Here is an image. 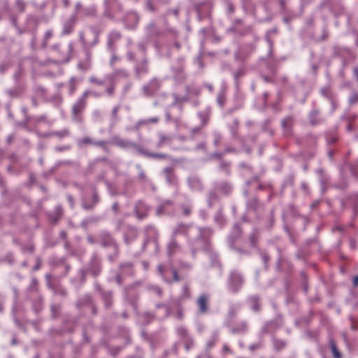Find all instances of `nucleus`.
Segmentation results:
<instances>
[{
	"label": "nucleus",
	"instance_id": "f257e3e1",
	"mask_svg": "<svg viewBox=\"0 0 358 358\" xmlns=\"http://www.w3.org/2000/svg\"><path fill=\"white\" fill-rule=\"evenodd\" d=\"M243 278L237 272H233L231 275L230 287L233 292H236L238 290L243 284Z\"/></svg>",
	"mask_w": 358,
	"mask_h": 358
},
{
	"label": "nucleus",
	"instance_id": "f03ea898",
	"mask_svg": "<svg viewBox=\"0 0 358 358\" xmlns=\"http://www.w3.org/2000/svg\"><path fill=\"white\" fill-rule=\"evenodd\" d=\"M88 94L87 92H85L82 97L78 100L73 107V113L74 115L80 114L86 106V97Z\"/></svg>",
	"mask_w": 358,
	"mask_h": 358
},
{
	"label": "nucleus",
	"instance_id": "7ed1b4c3",
	"mask_svg": "<svg viewBox=\"0 0 358 358\" xmlns=\"http://www.w3.org/2000/svg\"><path fill=\"white\" fill-rule=\"evenodd\" d=\"M208 297L206 294H201L197 299V305L199 306V311L201 313H206L208 312Z\"/></svg>",
	"mask_w": 358,
	"mask_h": 358
},
{
	"label": "nucleus",
	"instance_id": "20e7f679",
	"mask_svg": "<svg viewBox=\"0 0 358 358\" xmlns=\"http://www.w3.org/2000/svg\"><path fill=\"white\" fill-rule=\"evenodd\" d=\"M159 87V83L157 80H153L149 85L143 87L144 94L147 96L152 95L155 91Z\"/></svg>",
	"mask_w": 358,
	"mask_h": 358
},
{
	"label": "nucleus",
	"instance_id": "39448f33",
	"mask_svg": "<svg viewBox=\"0 0 358 358\" xmlns=\"http://www.w3.org/2000/svg\"><path fill=\"white\" fill-rule=\"evenodd\" d=\"M113 143L122 148H127L131 146H135V143L129 141L128 140L122 139L120 138H114Z\"/></svg>",
	"mask_w": 358,
	"mask_h": 358
},
{
	"label": "nucleus",
	"instance_id": "423d86ee",
	"mask_svg": "<svg viewBox=\"0 0 358 358\" xmlns=\"http://www.w3.org/2000/svg\"><path fill=\"white\" fill-rule=\"evenodd\" d=\"M330 347L334 358H341V354L337 349L336 345L334 341H330Z\"/></svg>",
	"mask_w": 358,
	"mask_h": 358
},
{
	"label": "nucleus",
	"instance_id": "0eeeda50",
	"mask_svg": "<svg viewBox=\"0 0 358 358\" xmlns=\"http://www.w3.org/2000/svg\"><path fill=\"white\" fill-rule=\"evenodd\" d=\"M158 121H159V118L158 117H152V118H150V119H148V120H143L139 121L138 122V125L141 126V125L145 124L157 123V122H158Z\"/></svg>",
	"mask_w": 358,
	"mask_h": 358
},
{
	"label": "nucleus",
	"instance_id": "6e6552de",
	"mask_svg": "<svg viewBox=\"0 0 358 358\" xmlns=\"http://www.w3.org/2000/svg\"><path fill=\"white\" fill-rule=\"evenodd\" d=\"M85 144H94V141L89 137H85L78 141L79 146H82Z\"/></svg>",
	"mask_w": 358,
	"mask_h": 358
},
{
	"label": "nucleus",
	"instance_id": "1a4fd4ad",
	"mask_svg": "<svg viewBox=\"0 0 358 358\" xmlns=\"http://www.w3.org/2000/svg\"><path fill=\"white\" fill-rule=\"evenodd\" d=\"M148 157H152V158H157V159H165V158H166V155L165 154L152 153V152H148Z\"/></svg>",
	"mask_w": 358,
	"mask_h": 358
},
{
	"label": "nucleus",
	"instance_id": "9d476101",
	"mask_svg": "<svg viewBox=\"0 0 358 358\" xmlns=\"http://www.w3.org/2000/svg\"><path fill=\"white\" fill-rule=\"evenodd\" d=\"M187 226L184 224H179L178 227L174 231V234H177L182 231H185L187 229Z\"/></svg>",
	"mask_w": 358,
	"mask_h": 358
},
{
	"label": "nucleus",
	"instance_id": "9b49d317",
	"mask_svg": "<svg viewBox=\"0 0 358 358\" xmlns=\"http://www.w3.org/2000/svg\"><path fill=\"white\" fill-rule=\"evenodd\" d=\"M69 134L68 130H62L61 131H57L54 133V135L62 138L66 136Z\"/></svg>",
	"mask_w": 358,
	"mask_h": 358
},
{
	"label": "nucleus",
	"instance_id": "f8f14e48",
	"mask_svg": "<svg viewBox=\"0 0 358 358\" xmlns=\"http://www.w3.org/2000/svg\"><path fill=\"white\" fill-rule=\"evenodd\" d=\"M292 123V118L288 117H286L285 119H284L282 120V126L285 127V128H287L289 126V124Z\"/></svg>",
	"mask_w": 358,
	"mask_h": 358
},
{
	"label": "nucleus",
	"instance_id": "ddd939ff",
	"mask_svg": "<svg viewBox=\"0 0 358 358\" xmlns=\"http://www.w3.org/2000/svg\"><path fill=\"white\" fill-rule=\"evenodd\" d=\"M132 147H133V148H136V150H137L140 154L143 155H145V156H147V157H148V152H148V151H146V150H143V148H140V147L137 146L136 144H135V146H132Z\"/></svg>",
	"mask_w": 358,
	"mask_h": 358
},
{
	"label": "nucleus",
	"instance_id": "4468645a",
	"mask_svg": "<svg viewBox=\"0 0 358 358\" xmlns=\"http://www.w3.org/2000/svg\"><path fill=\"white\" fill-rule=\"evenodd\" d=\"M215 343H216L215 338H212V339L209 340L207 342V348L210 349V348H213L215 345Z\"/></svg>",
	"mask_w": 358,
	"mask_h": 358
},
{
	"label": "nucleus",
	"instance_id": "2eb2a0df",
	"mask_svg": "<svg viewBox=\"0 0 358 358\" xmlns=\"http://www.w3.org/2000/svg\"><path fill=\"white\" fill-rule=\"evenodd\" d=\"M168 137L164 135H161L159 137V142L158 145L161 146L163 145V143L168 140Z\"/></svg>",
	"mask_w": 358,
	"mask_h": 358
},
{
	"label": "nucleus",
	"instance_id": "dca6fc26",
	"mask_svg": "<svg viewBox=\"0 0 358 358\" xmlns=\"http://www.w3.org/2000/svg\"><path fill=\"white\" fill-rule=\"evenodd\" d=\"M93 145L100 146V147L105 148L106 145V142L103 141H96V142H94Z\"/></svg>",
	"mask_w": 358,
	"mask_h": 358
},
{
	"label": "nucleus",
	"instance_id": "f3484780",
	"mask_svg": "<svg viewBox=\"0 0 358 358\" xmlns=\"http://www.w3.org/2000/svg\"><path fill=\"white\" fill-rule=\"evenodd\" d=\"M183 214L185 215H189L191 213V210L187 206H182Z\"/></svg>",
	"mask_w": 358,
	"mask_h": 358
},
{
	"label": "nucleus",
	"instance_id": "a211bd4d",
	"mask_svg": "<svg viewBox=\"0 0 358 358\" xmlns=\"http://www.w3.org/2000/svg\"><path fill=\"white\" fill-rule=\"evenodd\" d=\"M252 300L254 301L255 302V304L253 306V310H258L259 309V305L257 304V299L256 297H253L252 298Z\"/></svg>",
	"mask_w": 358,
	"mask_h": 358
},
{
	"label": "nucleus",
	"instance_id": "6ab92c4d",
	"mask_svg": "<svg viewBox=\"0 0 358 358\" xmlns=\"http://www.w3.org/2000/svg\"><path fill=\"white\" fill-rule=\"evenodd\" d=\"M52 36V32L51 31H46L45 34V40H48Z\"/></svg>",
	"mask_w": 358,
	"mask_h": 358
},
{
	"label": "nucleus",
	"instance_id": "aec40b11",
	"mask_svg": "<svg viewBox=\"0 0 358 358\" xmlns=\"http://www.w3.org/2000/svg\"><path fill=\"white\" fill-rule=\"evenodd\" d=\"M90 81L92 82V83H96V84H99V85H102L103 84V82L102 81H100V80H98L96 78H90Z\"/></svg>",
	"mask_w": 358,
	"mask_h": 358
},
{
	"label": "nucleus",
	"instance_id": "412c9836",
	"mask_svg": "<svg viewBox=\"0 0 358 358\" xmlns=\"http://www.w3.org/2000/svg\"><path fill=\"white\" fill-rule=\"evenodd\" d=\"M173 280L175 281H179L180 278H179V275L177 273L176 271H173Z\"/></svg>",
	"mask_w": 358,
	"mask_h": 358
},
{
	"label": "nucleus",
	"instance_id": "4be33fe9",
	"mask_svg": "<svg viewBox=\"0 0 358 358\" xmlns=\"http://www.w3.org/2000/svg\"><path fill=\"white\" fill-rule=\"evenodd\" d=\"M353 285L355 287L358 285V275L355 276L353 279Z\"/></svg>",
	"mask_w": 358,
	"mask_h": 358
},
{
	"label": "nucleus",
	"instance_id": "5701e85b",
	"mask_svg": "<svg viewBox=\"0 0 358 358\" xmlns=\"http://www.w3.org/2000/svg\"><path fill=\"white\" fill-rule=\"evenodd\" d=\"M357 100V95H354V96L350 99V101H351V103H354V102H355Z\"/></svg>",
	"mask_w": 358,
	"mask_h": 358
},
{
	"label": "nucleus",
	"instance_id": "b1692460",
	"mask_svg": "<svg viewBox=\"0 0 358 358\" xmlns=\"http://www.w3.org/2000/svg\"><path fill=\"white\" fill-rule=\"evenodd\" d=\"M222 350L224 352H230V349H229V348L227 345H224L223 348H222Z\"/></svg>",
	"mask_w": 358,
	"mask_h": 358
},
{
	"label": "nucleus",
	"instance_id": "393cba45",
	"mask_svg": "<svg viewBox=\"0 0 358 358\" xmlns=\"http://www.w3.org/2000/svg\"><path fill=\"white\" fill-rule=\"evenodd\" d=\"M177 246V243L175 242V241H172L170 244H169V248H173V247H176Z\"/></svg>",
	"mask_w": 358,
	"mask_h": 358
},
{
	"label": "nucleus",
	"instance_id": "a878e982",
	"mask_svg": "<svg viewBox=\"0 0 358 358\" xmlns=\"http://www.w3.org/2000/svg\"><path fill=\"white\" fill-rule=\"evenodd\" d=\"M113 36L115 38L117 39L120 38V34L119 33H114L113 34Z\"/></svg>",
	"mask_w": 358,
	"mask_h": 358
},
{
	"label": "nucleus",
	"instance_id": "bb28decb",
	"mask_svg": "<svg viewBox=\"0 0 358 358\" xmlns=\"http://www.w3.org/2000/svg\"><path fill=\"white\" fill-rule=\"evenodd\" d=\"M156 292L159 294V295H162V290L160 289V288H156Z\"/></svg>",
	"mask_w": 358,
	"mask_h": 358
},
{
	"label": "nucleus",
	"instance_id": "cd10ccee",
	"mask_svg": "<svg viewBox=\"0 0 358 358\" xmlns=\"http://www.w3.org/2000/svg\"><path fill=\"white\" fill-rule=\"evenodd\" d=\"M93 197H94V202L95 203L98 202V200H99L98 199V196H97V194L96 193L94 194Z\"/></svg>",
	"mask_w": 358,
	"mask_h": 358
},
{
	"label": "nucleus",
	"instance_id": "c85d7f7f",
	"mask_svg": "<svg viewBox=\"0 0 358 358\" xmlns=\"http://www.w3.org/2000/svg\"><path fill=\"white\" fill-rule=\"evenodd\" d=\"M113 92V89L112 87H110L107 90V92L110 94H112Z\"/></svg>",
	"mask_w": 358,
	"mask_h": 358
},
{
	"label": "nucleus",
	"instance_id": "c756f323",
	"mask_svg": "<svg viewBox=\"0 0 358 358\" xmlns=\"http://www.w3.org/2000/svg\"><path fill=\"white\" fill-rule=\"evenodd\" d=\"M116 280L118 284H121V279H120V277L118 275L116 277Z\"/></svg>",
	"mask_w": 358,
	"mask_h": 358
},
{
	"label": "nucleus",
	"instance_id": "7c9ffc66",
	"mask_svg": "<svg viewBox=\"0 0 358 358\" xmlns=\"http://www.w3.org/2000/svg\"><path fill=\"white\" fill-rule=\"evenodd\" d=\"M117 110H118V108L117 107H115L114 109H113V114L114 115H116L117 113Z\"/></svg>",
	"mask_w": 358,
	"mask_h": 358
},
{
	"label": "nucleus",
	"instance_id": "2f4dec72",
	"mask_svg": "<svg viewBox=\"0 0 358 358\" xmlns=\"http://www.w3.org/2000/svg\"><path fill=\"white\" fill-rule=\"evenodd\" d=\"M118 208V205L117 203H114L113 206V208L115 210H117Z\"/></svg>",
	"mask_w": 358,
	"mask_h": 358
},
{
	"label": "nucleus",
	"instance_id": "473e14b6",
	"mask_svg": "<svg viewBox=\"0 0 358 358\" xmlns=\"http://www.w3.org/2000/svg\"><path fill=\"white\" fill-rule=\"evenodd\" d=\"M18 4H19V6L21 8V10H23V8H24L23 3L19 2Z\"/></svg>",
	"mask_w": 358,
	"mask_h": 358
},
{
	"label": "nucleus",
	"instance_id": "72a5a7b5",
	"mask_svg": "<svg viewBox=\"0 0 358 358\" xmlns=\"http://www.w3.org/2000/svg\"><path fill=\"white\" fill-rule=\"evenodd\" d=\"M158 269L160 273H162V266H159Z\"/></svg>",
	"mask_w": 358,
	"mask_h": 358
},
{
	"label": "nucleus",
	"instance_id": "f704fd0d",
	"mask_svg": "<svg viewBox=\"0 0 358 358\" xmlns=\"http://www.w3.org/2000/svg\"><path fill=\"white\" fill-rule=\"evenodd\" d=\"M138 217H139L140 219H142V218H143L145 215H138Z\"/></svg>",
	"mask_w": 358,
	"mask_h": 358
},
{
	"label": "nucleus",
	"instance_id": "c9c22d12",
	"mask_svg": "<svg viewBox=\"0 0 358 358\" xmlns=\"http://www.w3.org/2000/svg\"><path fill=\"white\" fill-rule=\"evenodd\" d=\"M184 289H185V292H189V290H188V287H184Z\"/></svg>",
	"mask_w": 358,
	"mask_h": 358
},
{
	"label": "nucleus",
	"instance_id": "e433bc0d",
	"mask_svg": "<svg viewBox=\"0 0 358 358\" xmlns=\"http://www.w3.org/2000/svg\"><path fill=\"white\" fill-rule=\"evenodd\" d=\"M167 180L169 181V182H171V179L169 178V177H168Z\"/></svg>",
	"mask_w": 358,
	"mask_h": 358
},
{
	"label": "nucleus",
	"instance_id": "4c0bfd02",
	"mask_svg": "<svg viewBox=\"0 0 358 358\" xmlns=\"http://www.w3.org/2000/svg\"><path fill=\"white\" fill-rule=\"evenodd\" d=\"M209 358H211V357H209Z\"/></svg>",
	"mask_w": 358,
	"mask_h": 358
}]
</instances>
